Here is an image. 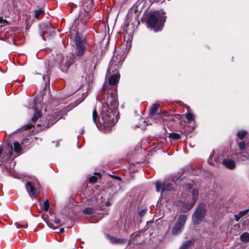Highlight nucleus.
<instances>
[{"label":"nucleus","mask_w":249,"mask_h":249,"mask_svg":"<svg viewBox=\"0 0 249 249\" xmlns=\"http://www.w3.org/2000/svg\"><path fill=\"white\" fill-rule=\"evenodd\" d=\"M117 101L112 93L108 95L103 105L101 111V119L99 120L101 129L105 133L112 130L116 122L114 120L115 111L116 110Z\"/></svg>","instance_id":"1"},{"label":"nucleus","mask_w":249,"mask_h":249,"mask_svg":"<svg viewBox=\"0 0 249 249\" xmlns=\"http://www.w3.org/2000/svg\"><path fill=\"white\" fill-rule=\"evenodd\" d=\"M75 55L80 59H85L90 55V52L88 49V44L85 37L78 33L75 36Z\"/></svg>","instance_id":"2"},{"label":"nucleus","mask_w":249,"mask_h":249,"mask_svg":"<svg viewBox=\"0 0 249 249\" xmlns=\"http://www.w3.org/2000/svg\"><path fill=\"white\" fill-rule=\"evenodd\" d=\"M166 17L162 10L150 14L148 18V25L155 32L160 31L162 28Z\"/></svg>","instance_id":"3"},{"label":"nucleus","mask_w":249,"mask_h":249,"mask_svg":"<svg viewBox=\"0 0 249 249\" xmlns=\"http://www.w3.org/2000/svg\"><path fill=\"white\" fill-rule=\"evenodd\" d=\"M207 209L204 204H199L192 215V221L194 224H200L205 218Z\"/></svg>","instance_id":"4"},{"label":"nucleus","mask_w":249,"mask_h":249,"mask_svg":"<svg viewBox=\"0 0 249 249\" xmlns=\"http://www.w3.org/2000/svg\"><path fill=\"white\" fill-rule=\"evenodd\" d=\"M25 187L29 196L36 198L40 189V184L38 181L36 179L28 181L26 183Z\"/></svg>","instance_id":"5"},{"label":"nucleus","mask_w":249,"mask_h":249,"mask_svg":"<svg viewBox=\"0 0 249 249\" xmlns=\"http://www.w3.org/2000/svg\"><path fill=\"white\" fill-rule=\"evenodd\" d=\"M187 220L186 215L181 214L179 216L177 222L174 225L172 230V233L175 236H177L180 234L183 231Z\"/></svg>","instance_id":"6"},{"label":"nucleus","mask_w":249,"mask_h":249,"mask_svg":"<svg viewBox=\"0 0 249 249\" xmlns=\"http://www.w3.org/2000/svg\"><path fill=\"white\" fill-rule=\"evenodd\" d=\"M156 191L161 192L162 193L165 191H170L173 189L172 184L169 182L162 183L160 181H157L156 183Z\"/></svg>","instance_id":"7"},{"label":"nucleus","mask_w":249,"mask_h":249,"mask_svg":"<svg viewBox=\"0 0 249 249\" xmlns=\"http://www.w3.org/2000/svg\"><path fill=\"white\" fill-rule=\"evenodd\" d=\"M73 58L72 55L67 56L63 59L60 64V69L62 71L66 72L69 67L73 63Z\"/></svg>","instance_id":"8"},{"label":"nucleus","mask_w":249,"mask_h":249,"mask_svg":"<svg viewBox=\"0 0 249 249\" xmlns=\"http://www.w3.org/2000/svg\"><path fill=\"white\" fill-rule=\"evenodd\" d=\"M34 110V116L32 118V121L35 122L41 116V114L39 110V106L37 103V99L36 98L34 101V105L33 107Z\"/></svg>","instance_id":"9"},{"label":"nucleus","mask_w":249,"mask_h":249,"mask_svg":"<svg viewBox=\"0 0 249 249\" xmlns=\"http://www.w3.org/2000/svg\"><path fill=\"white\" fill-rule=\"evenodd\" d=\"M124 57L121 55H117L113 56L112 58L111 63H112L111 66L113 65L120 67L124 61Z\"/></svg>","instance_id":"10"},{"label":"nucleus","mask_w":249,"mask_h":249,"mask_svg":"<svg viewBox=\"0 0 249 249\" xmlns=\"http://www.w3.org/2000/svg\"><path fill=\"white\" fill-rule=\"evenodd\" d=\"M222 164L229 169H233L235 167V163L233 160L227 157V159L222 160Z\"/></svg>","instance_id":"11"},{"label":"nucleus","mask_w":249,"mask_h":249,"mask_svg":"<svg viewBox=\"0 0 249 249\" xmlns=\"http://www.w3.org/2000/svg\"><path fill=\"white\" fill-rule=\"evenodd\" d=\"M192 195L193 198L191 201V204L190 205H189L188 208L185 209V210L184 211L185 212L186 211H189L194 206L196 202L197 198H198V191L196 189H193L192 192Z\"/></svg>","instance_id":"12"},{"label":"nucleus","mask_w":249,"mask_h":249,"mask_svg":"<svg viewBox=\"0 0 249 249\" xmlns=\"http://www.w3.org/2000/svg\"><path fill=\"white\" fill-rule=\"evenodd\" d=\"M214 160L216 162H220V160L219 159V156L215 152H213V154H211L208 160V161L210 164L214 165L213 162V160Z\"/></svg>","instance_id":"13"},{"label":"nucleus","mask_w":249,"mask_h":249,"mask_svg":"<svg viewBox=\"0 0 249 249\" xmlns=\"http://www.w3.org/2000/svg\"><path fill=\"white\" fill-rule=\"evenodd\" d=\"M160 107V105L159 104H155L153 105L150 109V114L151 116L152 117H153L154 119H156V116H160V113H158L155 116V114L156 113V112L158 111Z\"/></svg>","instance_id":"14"},{"label":"nucleus","mask_w":249,"mask_h":249,"mask_svg":"<svg viewBox=\"0 0 249 249\" xmlns=\"http://www.w3.org/2000/svg\"><path fill=\"white\" fill-rule=\"evenodd\" d=\"M119 78V74H115L110 76L108 79V82L109 85L111 86L116 85L118 82Z\"/></svg>","instance_id":"15"},{"label":"nucleus","mask_w":249,"mask_h":249,"mask_svg":"<svg viewBox=\"0 0 249 249\" xmlns=\"http://www.w3.org/2000/svg\"><path fill=\"white\" fill-rule=\"evenodd\" d=\"M191 204V202L189 203L185 201H180L178 203V206L180 207V211L182 213H186L188 211H184L188 208L189 205Z\"/></svg>","instance_id":"16"},{"label":"nucleus","mask_w":249,"mask_h":249,"mask_svg":"<svg viewBox=\"0 0 249 249\" xmlns=\"http://www.w3.org/2000/svg\"><path fill=\"white\" fill-rule=\"evenodd\" d=\"M249 209H247L244 211H242L240 212L238 214L234 215L235 219L236 221H239V220L247 214V213L249 212Z\"/></svg>","instance_id":"17"},{"label":"nucleus","mask_w":249,"mask_h":249,"mask_svg":"<svg viewBox=\"0 0 249 249\" xmlns=\"http://www.w3.org/2000/svg\"><path fill=\"white\" fill-rule=\"evenodd\" d=\"M240 238L244 242L249 241V233L247 232L243 233L240 235Z\"/></svg>","instance_id":"18"},{"label":"nucleus","mask_w":249,"mask_h":249,"mask_svg":"<svg viewBox=\"0 0 249 249\" xmlns=\"http://www.w3.org/2000/svg\"><path fill=\"white\" fill-rule=\"evenodd\" d=\"M14 151L18 154H19L22 149V147L18 142H15L14 143Z\"/></svg>","instance_id":"19"},{"label":"nucleus","mask_w":249,"mask_h":249,"mask_svg":"<svg viewBox=\"0 0 249 249\" xmlns=\"http://www.w3.org/2000/svg\"><path fill=\"white\" fill-rule=\"evenodd\" d=\"M52 32H53V31L50 28V24L47 23L45 25V29L43 31V34H46L48 33L49 35H51Z\"/></svg>","instance_id":"20"},{"label":"nucleus","mask_w":249,"mask_h":249,"mask_svg":"<svg viewBox=\"0 0 249 249\" xmlns=\"http://www.w3.org/2000/svg\"><path fill=\"white\" fill-rule=\"evenodd\" d=\"M83 212L85 214H91L94 213L95 210L93 208L89 207V208H86L84 209L83 210Z\"/></svg>","instance_id":"21"},{"label":"nucleus","mask_w":249,"mask_h":249,"mask_svg":"<svg viewBox=\"0 0 249 249\" xmlns=\"http://www.w3.org/2000/svg\"><path fill=\"white\" fill-rule=\"evenodd\" d=\"M247 134V132L246 131L242 130L238 131L237 133V136L239 138H240L241 140H243L245 136Z\"/></svg>","instance_id":"22"},{"label":"nucleus","mask_w":249,"mask_h":249,"mask_svg":"<svg viewBox=\"0 0 249 249\" xmlns=\"http://www.w3.org/2000/svg\"><path fill=\"white\" fill-rule=\"evenodd\" d=\"M169 137L170 138H172L174 140H178L181 137L179 134L175 133H170Z\"/></svg>","instance_id":"23"},{"label":"nucleus","mask_w":249,"mask_h":249,"mask_svg":"<svg viewBox=\"0 0 249 249\" xmlns=\"http://www.w3.org/2000/svg\"><path fill=\"white\" fill-rule=\"evenodd\" d=\"M98 114L95 110H94L92 112V120L94 123L97 126V118H98Z\"/></svg>","instance_id":"24"},{"label":"nucleus","mask_w":249,"mask_h":249,"mask_svg":"<svg viewBox=\"0 0 249 249\" xmlns=\"http://www.w3.org/2000/svg\"><path fill=\"white\" fill-rule=\"evenodd\" d=\"M185 116L186 119L189 122L192 121L194 120V115L190 112L186 113Z\"/></svg>","instance_id":"25"},{"label":"nucleus","mask_w":249,"mask_h":249,"mask_svg":"<svg viewBox=\"0 0 249 249\" xmlns=\"http://www.w3.org/2000/svg\"><path fill=\"white\" fill-rule=\"evenodd\" d=\"M61 113L59 111H56L54 113V122L51 123L53 124L54 122H56L58 119H59L60 118V116H61Z\"/></svg>","instance_id":"26"},{"label":"nucleus","mask_w":249,"mask_h":249,"mask_svg":"<svg viewBox=\"0 0 249 249\" xmlns=\"http://www.w3.org/2000/svg\"><path fill=\"white\" fill-rule=\"evenodd\" d=\"M9 155L6 159L14 158L16 156H13V152L12 151V147L11 146L8 148Z\"/></svg>","instance_id":"27"},{"label":"nucleus","mask_w":249,"mask_h":249,"mask_svg":"<svg viewBox=\"0 0 249 249\" xmlns=\"http://www.w3.org/2000/svg\"><path fill=\"white\" fill-rule=\"evenodd\" d=\"M43 13H44V11L42 9H39L36 10L35 11V17L36 18H38L39 15H40Z\"/></svg>","instance_id":"28"},{"label":"nucleus","mask_w":249,"mask_h":249,"mask_svg":"<svg viewBox=\"0 0 249 249\" xmlns=\"http://www.w3.org/2000/svg\"><path fill=\"white\" fill-rule=\"evenodd\" d=\"M49 201L48 200H47L43 202V210L46 212L49 209Z\"/></svg>","instance_id":"29"},{"label":"nucleus","mask_w":249,"mask_h":249,"mask_svg":"<svg viewBox=\"0 0 249 249\" xmlns=\"http://www.w3.org/2000/svg\"><path fill=\"white\" fill-rule=\"evenodd\" d=\"M15 225L16 226V227L18 228V229H19V228H26L27 227V224H25V225H21L18 223H15Z\"/></svg>","instance_id":"30"},{"label":"nucleus","mask_w":249,"mask_h":249,"mask_svg":"<svg viewBox=\"0 0 249 249\" xmlns=\"http://www.w3.org/2000/svg\"><path fill=\"white\" fill-rule=\"evenodd\" d=\"M97 177L95 176H91L89 178V182L91 183H94L97 181Z\"/></svg>","instance_id":"31"},{"label":"nucleus","mask_w":249,"mask_h":249,"mask_svg":"<svg viewBox=\"0 0 249 249\" xmlns=\"http://www.w3.org/2000/svg\"><path fill=\"white\" fill-rule=\"evenodd\" d=\"M238 145L239 149L241 150L245 149L246 148L245 143L244 142H240L238 143Z\"/></svg>","instance_id":"32"},{"label":"nucleus","mask_w":249,"mask_h":249,"mask_svg":"<svg viewBox=\"0 0 249 249\" xmlns=\"http://www.w3.org/2000/svg\"><path fill=\"white\" fill-rule=\"evenodd\" d=\"M190 241L186 242L179 249H187L188 247L190 244Z\"/></svg>","instance_id":"33"},{"label":"nucleus","mask_w":249,"mask_h":249,"mask_svg":"<svg viewBox=\"0 0 249 249\" xmlns=\"http://www.w3.org/2000/svg\"><path fill=\"white\" fill-rule=\"evenodd\" d=\"M117 244H125L126 243V240L124 238H118Z\"/></svg>","instance_id":"34"},{"label":"nucleus","mask_w":249,"mask_h":249,"mask_svg":"<svg viewBox=\"0 0 249 249\" xmlns=\"http://www.w3.org/2000/svg\"><path fill=\"white\" fill-rule=\"evenodd\" d=\"M118 240V238L112 236L110 241L112 244H117Z\"/></svg>","instance_id":"35"},{"label":"nucleus","mask_w":249,"mask_h":249,"mask_svg":"<svg viewBox=\"0 0 249 249\" xmlns=\"http://www.w3.org/2000/svg\"><path fill=\"white\" fill-rule=\"evenodd\" d=\"M146 213V210L145 209H142L141 210L139 214L140 216L142 217Z\"/></svg>","instance_id":"36"},{"label":"nucleus","mask_w":249,"mask_h":249,"mask_svg":"<svg viewBox=\"0 0 249 249\" xmlns=\"http://www.w3.org/2000/svg\"><path fill=\"white\" fill-rule=\"evenodd\" d=\"M105 237H106L107 239H108L109 241H110V240H111V238H112V236H110V235L109 234H108V233H105Z\"/></svg>","instance_id":"37"},{"label":"nucleus","mask_w":249,"mask_h":249,"mask_svg":"<svg viewBox=\"0 0 249 249\" xmlns=\"http://www.w3.org/2000/svg\"><path fill=\"white\" fill-rule=\"evenodd\" d=\"M105 237H106L107 239H108L109 241H110V240H111V238H112V236H110V235L109 234H108V233H105Z\"/></svg>","instance_id":"38"},{"label":"nucleus","mask_w":249,"mask_h":249,"mask_svg":"<svg viewBox=\"0 0 249 249\" xmlns=\"http://www.w3.org/2000/svg\"><path fill=\"white\" fill-rule=\"evenodd\" d=\"M54 222L55 224H56L57 225H59V224H60L61 223V221L60 219H58V218H55L54 220Z\"/></svg>","instance_id":"39"},{"label":"nucleus","mask_w":249,"mask_h":249,"mask_svg":"<svg viewBox=\"0 0 249 249\" xmlns=\"http://www.w3.org/2000/svg\"><path fill=\"white\" fill-rule=\"evenodd\" d=\"M32 126V125H31L30 124H27V125H24L22 127L23 129H24V130L25 129H27L30 127H31Z\"/></svg>","instance_id":"40"},{"label":"nucleus","mask_w":249,"mask_h":249,"mask_svg":"<svg viewBox=\"0 0 249 249\" xmlns=\"http://www.w3.org/2000/svg\"><path fill=\"white\" fill-rule=\"evenodd\" d=\"M107 87L108 86L107 84H104L103 85L102 89L104 91H105L106 90H107Z\"/></svg>","instance_id":"41"},{"label":"nucleus","mask_w":249,"mask_h":249,"mask_svg":"<svg viewBox=\"0 0 249 249\" xmlns=\"http://www.w3.org/2000/svg\"><path fill=\"white\" fill-rule=\"evenodd\" d=\"M0 22L1 23H3V24H5V23H7V22L6 20L5 19H3L2 18H0Z\"/></svg>","instance_id":"42"},{"label":"nucleus","mask_w":249,"mask_h":249,"mask_svg":"<svg viewBox=\"0 0 249 249\" xmlns=\"http://www.w3.org/2000/svg\"><path fill=\"white\" fill-rule=\"evenodd\" d=\"M111 205V203L109 202V201H107L106 203V205L107 206H109Z\"/></svg>","instance_id":"43"},{"label":"nucleus","mask_w":249,"mask_h":249,"mask_svg":"<svg viewBox=\"0 0 249 249\" xmlns=\"http://www.w3.org/2000/svg\"><path fill=\"white\" fill-rule=\"evenodd\" d=\"M115 178H116L117 180H120V181H121L122 180V179H121V178L120 177H117V176H115L114 177Z\"/></svg>","instance_id":"44"},{"label":"nucleus","mask_w":249,"mask_h":249,"mask_svg":"<svg viewBox=\"0 0 249 249\" xmlns=\"http://www.w3.org/2000/svg\"><path fill=\"white\" fill-rule=\"evenodd\" d=\"M60 232H64V229L63 228H61L59 230Z\"/></svg>","instance_id":"45"},{"label":"nucleus","mask_w":249,"mask_h":249,"mask_svg":"<svg viewBox=\"0 0 249 249\" xmlns=\"http://www.w3.org/2000/svg\"><path fill=\"white\" fill-rule=\"evenodd\" d=\"M97 175L99 178H100V175L99 174H97Z\"/></svg>","instance_id":"46"},{"label":"nucleus","mask_w":249,"mask_h":249,"mask_svg":"<svg viewBox=\"0 0 249 249\" xmlns=\"http://www.w3.org/2000/svg\"><path fill=\"white\" fill-rule=\"evenodd\" d=\"M1 149H0V155H1Z\"/></svg>","instance_id":"47"},{"label":"nucleus","mask_w":249,"mask_h":249,"mask_svg":"<svg viewBox=\"0 0 249 249\" xmlns=\"http://www.w3.org/2000/svg\"><path fill=\"white\" fill-rule=\"evenodd\" d=\"M187 109L188 110L189 109V107H187Z\"/></svg>","instance_id":"48"},{"label":"nucleus","mask_w":249,"mask_h":249,"mask_svg":"<svg viewBox=\"0 0 249 249\" xmlns=\"http://www.w3.org/2000/svg\"><path fill=\"white\" fill-rule=\"evenodd\" d=\"M91 1H92L93 0H90Z\"/></svg>","instance_id":"49"}]
</instances>
